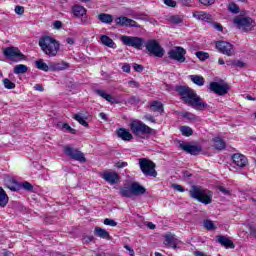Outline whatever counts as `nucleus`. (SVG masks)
<instances>
[{"label":"nucleus","instance_id":"nucleus-1","mask_svg":"<svg viewBox=\"0 0 256 256\" xmlns=\"http://www.w3.org/2000/svg\"><path fill=\"white\" fill-rule=\"evenodd\" d=\"M175 91L180 95L182 101L186 103V105L193 107L196 111H205V109H209V104L203 101V98L197 95V92L189 86H176Z\"/></svg>","mask_w":256,"mask_h":256},{"label":"nucleus","instance_id":"nucleus-2","mask_svg":"<svg viewBox=\"0 0 256 256\" xmlns=\"http://www.w3.org/2000/svg\"><path fill=\"white\" fill-rule=\"evenodd\" d=\"M38 45L47 57H57L61 49V44L51 36L40 38Z\"/></svg>","mask_w":256,"mask_h":256},{"label":"nucleus","instance_id":"nucleus-3","mask_svg":"<svg viewBox=\"0 0 256 256\" xmlns=\"http://www.w3.org/2000/svg\"><path fill=\"white\" fill-rule=\"evenodd\" d=\"M189 195L192 199L203 203V205H211L213 203V193L201 186L193 185L189 191Z\"/></svg>","mask_w":256,"mask_h":256},{"label":"nucleus","instance_id":"nucleus-4","mask_svg":"<svg viewBox=\"0 0 256 256\" xmlns=\"http://www.w3.org/2000/svg\"><path fill=\"white\" fill-rule=\"evenodd\" d=\"M234 25L244 33H249V31H253L256 27L255 20L251 17L245 16H236L233 20Z\"/></svg>","mask_w":256,"mask_h":256},{"label":"nucleus","instance_id":"nucleus-5","mask_svg":"<svg viewBox=\"0 0 256 256\" xmlns=\"http://www.w3.org/2000/svg\"><path fill=\"white\" fill-rule=\"evenodd\" d=\"M130 131L133 135H136V137L140 135H151L153 133V129L141 120H132L130 123Z\"/></svg>","mask_w":256,"mask_h":256},{"label":"nucleus","instance_id":"nucleus-6","mask_svg":"<svg viewBox=\"0 0 256 256\" xmlns=\"http://www.w3.org/2000/svg\"><path fill=\"white\" fill-rule=\"evenodd\" d=\"M139 167L145 177H157L156 165L153 161L147 158H140Z\"/></svg>","mask_w":256,"mask_h":256},{"label":"nucleus","instance_id":"nucleus-7","mask_svg":"<svg viewBox=\"0 0 256 256\" xmlns=\"http://www.w3.org/2000/svg\"><path fill=\"white\" fill-rule=\"evenodd\" d=\"M63 151L64 154L70 159L78 161L79 163H87V158H85V154L78 150L77 148H74L70 145H66L63 147Z\"/></svg>","mask_w":256,"mask_h":256},{"label":"nucleus","instance_id":"nucleus-8","mask_svg":"<svg viewBox=\"0 0 256 256\" xmlns=\"http://www.w3.org/2000/svg\"><path fill=\"white\" fill-rule=\"evenodd\" d=\"M120 41H122L123 45H126L127 47H133L134 49L138 50L143 49V45L145 44V39L137 36L123 35L120 37Z\"/></svg>","mask_w":256,"mask_h":256},{"label":"nucleus","instance_id":"nucleus-9","mask_svg":"<svg viewBox=\"0 0 256 256\" xmlns=\"http://www.w3.org/2000/svg\"><path fill=\"white\" fill-rule=\"evenodd\" d=\"M145 47L148 53L150 55H154V57L161 58L163 55H165V49L161 47V44H159L157 40H148L145 44Z\"/></svg>","mask_w":256,"mask_h":256},{"label":"nucleus","instance_id":"nucleus-10","mask_svg":"<svg viewBox=\"0 0 256 256\" xmlns=\"http://www.w3.org/2000/svg\"><path fill=\"white\" fill-rule=\"evenodd\" d=\"M4 57H7V59H11L12 61H14L15 63L19 62V61H23V59H25V55L23 53H21V50H19V48L17 47H7L4 51H3Z\"/></svg>","mask_w":256,"mask_h":256},{"label":"nucleus","instance_id":"nucleus-11","mask_svg":"<svg viewBox=\"0 0 256 256\" xmlns=\"http://www.w3.org/2000/svg\"><path fill=\"white\" fill-rule=\"evenodd\" d=\"M216 49L219 53H222V55H227V57H233V55H235V47L227 41L216 42Z\"/></svg>","mask_w":256,"mask_h":256},{"label":"nucleus","instance_id":"nucleus-12","mask_svg":"<svg viewBox=\"0 0 256 256\" xmlns=\"http://www.w3.org/2000/svg\"><path fill=\"white\" fill-rule=\"evenodd\" d=\"M185 55H187V50H185L181 46L175 47V49H172L168 52L169 59L178 61V63H185L186 61Z\"/></svg>","mask_w":256,"mask_h":256},{"label":"nucleus","instance_id":"nucleus-13","mask_svg":"<svg viewBox=\"0 0 256 256\" xmlns=\"http://www.w3.org/2000/svg\"><path fill=\"white\" fill-rule=\"evenodd\" d=\"M72 13L77 19H81L82 25L89 23V17L87 16V9L81 5H74L72 7ZM82 17V18H81Z\"/></svg>","mask_w":256,"mask_h":256},{"label":"nucleus","instance_id":"nucleus-14","mask_svg":"<svg viewBox=\"0 0 256 256\" xmlns=\"http://www.w3.org/2000/svg\"><path fill=\"white\" fill-rule=\"evenodd\" d=\"M100 177L110 185H117V183H119V179H121L119 174L112 170H105L104 172L100 173Z\"/></svg>","mask_w":256,"mask_h":256},{"label":"nucleus","instance_id":"nucleus-15","mask_svg":"<svg viewBox=\"0 0 256 256\" xmlns=\"http://www.w3.org/2000/svg\"><path fill=\"white\" fill-rule=\"evenodd\" d=\"M115 23L120 27H130V28L134 27L135 29H141V25H139V23L125 16L117 17L115 19Z\"/></svg>","mask_w":256,"mask_h":256},{"label":"nucleus","instance_id":"nucleus-16","mask_svg":"<svg viewBox=\"0 0 256 256\" xmlns=\"http://www.w3.org/2000/svg\"><path fill=\"white\" fill-rule=\"evenodd\" d=\"M209 89L213 93H216V95H227L229 93V85L219 84V82H211Z\"/></svg>","mask_w":256,"mask_h":256},{"label":"nucleus","instance_id":"nucleus-17","mask_svg":"<svg viewBox=\"0 0 256 256\" xmlns=\"http://www.w3.org/2000/svg\"><path fill=\"white\" fill-rule=\"evenodd\" d=\"M233 164L240 169H243L249 165V160L243 154L236 153L232 156Z\"/></svg>","mask_w":256,"mask_h":256},{"label":"nucleus","instance_id":"nucleus-18","mask_svg":"<svg viewBox=\"0 0 256 256\" xmlns=\"http://www.w3.org/2000/svg\"><path fill=\"white\" fill-rule=\"evenodd\" d=\"M180 148H182L183 151L186 153H189L190 155H199L203 148L201 146L197 145H191V144H180Z\"/></svg>","mask_w":256,"mask_h":256},{"label":"nucleus","instance_id":"nucleus-19","mask_svg":"<svg viewBox=\"0 0 256 256\" xmlns=\"http://www.w3.org/2000/svg\"><path fill=\"white\" fill-rule=\"evenodd\" d=\"M193 17L204 23H213V16L205 11H195L193 12Z\"/></svg>","mask_w":256,"mask_h":256},{"label":"nucleus","instance_id":"nucleus-20","mask_svg":"<svg viewBox=\"0 0 256 256\" xmlns=\"http://www.w3.org/2000/svg\"><path fill=\"white\" fill-rule=\"evenodd\" d=\"M216 243H219L222 247H225V249H235V244L227 236H216Z\"/></svg>","mask_w":256,"mask_h":256},{"label":"nucleus","instance_id":"nucleus-21","mask_svg":"<svg viewBox=\"0 0 256 256\" xmlns=\"http://www.w3.org/2000/svg\"><path fill=\"white\" fill-rule=\"evenodd\" d=\"M130 186L132 187L133 196L145 195V193L147 192V189L138 182H133L132 184H130Z\"/></svg>","mask_w":256,"mask_h":256},{"label":"nucleus","instance_id":"nucleus-22","mask_svg":"<svg viewBox=\"0 0 256 256\" xmlns=\"http://www.w3.org/2000/svg\"><path fill=\"white\" fill-rule=\"evenodd\" d=\"M116 135L122 139V141H131V139H133V134H131V132L125 128H119L116 131Z\"/></svg>","mask_w":256,"mask_h":256},{"label":"nucleus","instance_id":"nucleus-23","mask_svg":"<svg viewBox=\"0 0 256 256\" xmlns=\"http://www.w3.org/2000/svg\"><path fill=\"white\" fill-rule=\"evenodd\" d=\"M69 69V63L62 61L58 63L50 62V71H65Z\"/></svg>","mask_w":256,"mask_h":256},{"label":"nucleus","instance_id":"nucleus-24","mask_svg":"<svg viewBox=\"0 0 256 256\" xmlns=\"http://www.w3.org/2000/svg\"><path fill=\"white\" fill-rule=\"evenodd\" d=\"M94 92L96 93V95H98L99 97H102V99H105L106 101H108V103H119L118 101H116L115 98H113V96H111L110 94H107L105 92V90L102 89H95Z\"/></svg>","mask_w":256,"mask_h":256},{"label":"nucleus","instance_id":"nucleus-25","mask_svg":"<svg viewBox=\"0 0 256 256\" xmlns=\"http://www.w3.org/2000/svg\"><path fill=\"white\" fill-rule=\"evenodd\" d=\"M150 111L153 113H160V115H163L165 109L163 108V103L159 101H153L150 103Z\"/></svg>","mask_w":256,"mask_h":256},{"label":"nucleus","instance_id":"nucleus-26","mask_svg":"<svg viewBox=\"0 0 256 256\" xmlns=\"http://www.w3.org/2000/svg\"><path fill=\"white\" fill-rule=\"evenodd\" d=\"M212 141L214 149H217L218 151H223V149H225V140L222 139L221 137H214Z\"/></svg>","mask_w":256,"mask_h":256},{"label":"nucleus","instance_id":"nucleus-27","mask_svg":"<svg viewBox=\"0 0 256 256\" xmlns=\"http://www.w3.org/2000/svg\"><path fill=\"white\" fill-rule=\"evenodd\" d=\"M100 43H102V45H105V47H110L111 49H115V42L113 41V39H111L107 35L100 36Z\"/></svg>","mask_w":256,"mask_h":256},{"label":"nucleus","instance_id":"nucleus-28","mask_svg":"<svg viewBox=\"0 0 256 256\" xmlns=\"http://www.w3.org/2000/svg\"><path fill=\"white\" fill-rule=\"evenodd\" d=\"M164 245H167V247H177V239L175 238V235L168 234L164 236Z\"/></svg>","mask_w":256,"mask_h":256},{"label":"nucleus","instance_id":"nucleus-29","mask_svg":"<svg viewBox=\"0 0 256 256\" xmlns=\"http://www.w3.org/2000/svg\"><path fill=\"white\" fill-rule=\"evenodd\" d=\"M94 234L96 237H100V239H111V236L107 232V230L101 228V227H96L94 229Z\"/></svg>","mask_w":256,"mask_h":256},{"label":"nucleus","instance_id":"nucleus-30","mask_svg":"<svg viewBox=\"0 0 256 256\" xmlns=\"http://www.w3.org/2000/svg\"><path fill=\"white\" fill-rule=\"evenodd\" d=\"M57 128L60 129V131H65L67 133H71V135H75L77 133V130L73 129L69 124L59 122L57 124Z\"/></svg>","mask_w":256,"mask_h":256},{"label":"nucleus","instance_id":"nucleus-31","mask_svg":"<svg viewBox=\"0 0 256 256\" xmlns=\"http://www.w3.org/2000/svg\"><path fill=\"white\" fill-rule=\"evenodd\" d=\"M119 195H121V197H126V198L133 197V189L131 185L120 188Z\"/></svg>","mask_w":256,"mask_h":256},{"label":"nucleus","instance_id":"nucleus-32","mask_svg":"<svg viewBox=\"0 0 256 256\" xmlns=\"http://www.w3.org/2000/svg\"><path fill=\"white\" fill-rule=\"evenodd\" d=\"M99 21L105 23L106 25H111L113 23V15L107 13H101L98 15Z\"/></svg>","mask_w":256,"mask_h":256},{"label":"nucleus","instance_id":"nucleus-33","mask_svg":"<svg viewBox=\"0 0 256 256\" xmlns=\"http://www.w3.org/2000/svg\"><path fill=\"white\" fill-rule=\"evenodd\" d=\"M189 77L194 85H198V87H203V85H205V78H203V76L190 75Z\"/></svg>","mask_w":256,"mask_h":256},{"label":"nucleus","instance_id":"nucleus-34","mask_svg":"<svg viewBox=\"0 0 256 256\" xmlns=\"http://www.w3.org/2000/svg\"><path fill=\"white\" fill-rule=\"evenodd\" d=\"M36 68L40 71H51V62H49V65L43 61V59H40L35 62Z\"/></svg>","mask_w":256,"mask_h":256},{"label":"nucleus","instance_id":"nucleus-35","mask_svg":"<svg viewBox=\"0 0 256 256\" xmlns=\"http://www.w3.org/2000/svg\"><path fill=\"white\" fill-rule=\"evenodd\" d=\"M8 203H9V196H7V193L5 192V190H3L0 187V207H6Z\"/></svg>","mask_w":256,"mask_h":256},{"label":"nucleus","instance_id":"nucleus-36","mask_svg":"<svg viewBox=\"0 0 256 256\" xmlns=\"http://www.w3.org/2000/svg\"><path fill=\"white\" fill-rule=\"evenodd\" d=\"M27 71H29V67L24 64H18L14 67L15 75H24V73H27Z\"/></svg>","mask_w":256,"mask_h":256},{"label":"nucleus","instance_id":"nucleus-37","mask_svg":"<svg viewBox=\"0 0 256 256\" xmlns=\"http://www.w3.org/2000/svg\"><path fill=\"white\" fill-rule=\"evenodd\" d=\"M180 133H182L184 137H191V135H193V129L189 126H182L180 127Z\"/></svg>","mask_w":256,"mask_h":256},{"label":"nucleus","instance_id":"nucleus-38","mask_svg":"<svg viewBox=\"0 0 256 256\" xmlns=\"http://www.w3.org/2000/svg\"><path fill=\"white\" fill-rule=\"evenodd\" d=\"M73 119H75V121H78V123H80V125H82L83 127H89V123L85 121V118H83L81 114H74Z\"/></svg>","mask_w":256,"mask_h":256},{"label":"nucleus","instance_id":"nucleus-39","mask_svg":"<svg viewBox=\"0 0 256 256\" xmlns=\"http://www.w3.org/2000/svg\"><path fill=\"white\" fill-rule=\"evenodd\" d=\"M204 227L207 229V231H215V229H217V226H215V223H213L211 220H205Z\"/></svg>","mask_w":256,"mask_h":256},{"label":"nucleus","instance_id":"nucleus-40","mask_svg":"<svg viewBox=\"0 0 256 256\" xmlns=\"http://www.w3.org/2000/svg\"><path fill=\"white\" fill-rule=\"evenodd\" d=\"M3 85L5 89H15V83L9 80L8 78H5L3 80Z\"/></svg>","mask_w":256,"mask_h":256},{"label":"nucleus","instance_id":"nucleus-41","mask_svg":"<svg viewBox=\"0 0 256 256\" xmlns=\"http://www.w3.org/2000/svg\"><path fill=\"white\" fill-rule=\"evenodd\" d=\"M196 57H198L200 61H206V59H209V53L198 51L196 52Z\"/></svg>","mask_w":256,"mask_h":256},{"label":"nucleus","instance_id":"nucleus-42","mask_svg":"<svg viewBox=\"0 0 256 256\" xmlns=\"http://www.w3.org/2000/svg\"><path fill=\"white\" fill-rule=\"evenodd\" d=\"M169 21L174 25H179V23H183V19H181V17L179 16H170Z\"/></svg>","mask_w":256,"mask_h":256},{"label":"nucleus","instance_id":"nucleus-43","mask_svg":"<svg viewBox=\"0 0 256 256\" xmlns=\"http://www.w3.org/2000/svg\"><path fill=\"white\" fill-rule=\"evenodd\" d=\"M228 10L230 11V13L237 14L239 13V6H237V4L235 3H231L228 6Z\"/></svg>","mask_w":256,"mask_h":256},{"label":"nucleus","instance_id":"nucleus-44","mask_svg":"<svg viewBox=\"0 0 256 256\" xmlns=\"http://www.w3.org/2000/svg\"><path fill=\"white\" fill-rule=\"evenodd\" d=\"M104 225H108L109 227H117V222L113 219L106 218L104 219Z\"/></svg>","mask_w":256,"mask_h":256},{"label":"nucleus","instance_id":"nucleus-45","mask_svg":"<svg viewBox=\"0 0 256 256\" xmlns=\"http://www.w3.org/2000/svg\"><path fill=\"white\" fill-rule=\"evenodd\" d=\"M182 117L184 119H188L189 121H195V116L193 113H190V112H184L182 113Z\"/></svg>","mask_w":256,"mask_h":256},{"label":"nucleus","instance_id":"nucleus-46","mask_svg":"<svg viewBox=\"0 0 256 256\" xmlns=\"http://www.w3.org/2000/svg\"><path fill=\"white\" fill-rule=\"evenodd\" d=\"M22 187L25 189V191H33V186L29 182H23Z\"/></svg>","mask_w":256,"mask_h":256},{"label":"nucleus","instance_id":"nucleus-47","mask_svg":"<svg viewBox=\"0 0 256 256\" xmlns=\"http://www.w3.org/2000/svg\"><path fill=\"white\" fill-rule=\"evenodd\" d=\"M25 13V8L23 6H16L15 7V14L16 15H23Z\"/></svg>","mask_w":256,"mask_h":256},{"label":"nucleus","instance_id":"nucleus-48","mask_svg":"<svg viewBox=\"0 0 256 256\" xmlns=\"http://www.w3.org/2000/svg\"><path fill=\"white\" fill-rule=\"evenodd\" d=\"M164 5H167V7H177V2L174 0H164Z\"/></svg>","mask_w":256,"mask_h":256},{"label":"nucleus","instance_id":"nucleus-49","mask_svg":"<svg viewBox=\"0 0 256 256\" xmlns=\"http://www.w3.org/2000/svg\"><path fill=\"white\" fill-rule=\"evenodd\" d=\"M172 187L173 189H175L176 191H179L180 193H185V188H183V186L179 184H173Z\"/></svg>","mask_w":256,"mask_h":256},{"label":"nucleus","instance_id":"nucleus-50","mask_svg":"<svg viewBox=\"0 0 256 256\" xmlns=\"http://www.w3.org/2000/svg\"><path fill=\"white\" fill-rule=\"evenodd\" d=\"M212 27L216 29V31H223V25H221L220 23L213 22Z\"/></svg>","mask_w":256,"mask_h":256},{"label":"nucleus","instance_id":"nucleus-51","mask_svg":"<svg viewBox=\"0 0 256 256\" xmlns=\"http://www.w3.org/2000/svg\"><path fill=\"white\" fill-rule=\"evenodd\" d=\"M134 71H137V73H141L145 68L141 64H134Z\"/></svg>","mask_w":256,"mask_h":256},{"label":"nucleus","instance_id":"nucleus-52","mask_svg":"<svg viewBox=\"0 0 256 256\" xmlns=\"http://www.w3.org/2000/svg\"><path fill=\"white\" fill-rule=\"evenodd\" d=\"M122 71H124V73H131V65H129L127 63L123 64Z\"/></svg>","mask_w":256,"mask_h":256},{"label":"nucleus","instance_id":"nucleus-53","mask_svg":"<svg viewBox=\"0 0 256 256\" xmlns=\"http://www.w3.org/2000/svg\"><path fill=\"white\" fill-rule=\"evenodd\" d=\"M53 27H54V29H61V27H63V22L56 20L53 23Z\"/></svg>","mask_w":256,"mask_h":256},{"label":"nucleus","instance_id":"nucleus-54","mask_svg":"<svg viewBox=\"0 0 256 256\" xmlns=\"http://www.w3.org/2000/svg\"><path fill=\"white\" fill-rule=\"evenodd\" d=\"M234 67L243 68V67H245V63H243V61H241V60H234Z\"/></svg>","mask_w":256,"mask_h":256},{"label":"nucleus","instance_id":"nucleus-55","mask_svg":"<svg viewBox=\"0 0 256 256\" xmlns=\"http://www.w3.org/2000/svg\"><path fill=\"white\" fill-rule=\"evenodd\" d=\"M199 2L202 5H213V3H215V0H199Z\"/></svg>","mask_w":256,"mask_h":256},{"label":"nucleus","instance_id":"nucleus-56","mask_svg":"<svg viewBox=\"0 0 256 256\" xmlns=\"http://www.w3.org/2000/svg\"><path fill=\"white\" fill-rule=\"evenodd\" d=\"M144 119H146V121H150V123H156L155 118L151 116V114L145 115Z\"/></svg>","mask_w":256,"mask_h":256},{"label":"nucleus","instance_id":"nucleus-57","mask_svg":"<svg viewBox=\"0 0 256 256\" xmlns=\"http://www.w3.org/2000/svg\"><path fill=\"white\" fill-rule=\"evenodd\" d=\"M94 237L93 236H84L82 241L83 243H91L93 241Z\"/></svg>","mask_w":256,"mask_h":256},{"label":"nucleus","instance_id":"nucleus-58","mask_svg":"<svg viewBox=\"0 0 256 256\" xmlns=\"http://www.w3.org/2000/svg\"><path fill=\"white\" fill-rule=\"evenodd\" d=\"M218 189H219V191H220L221 193H223V195H229V193H230L229 189H226V188L223 187V186L218 187Z\"/></svg>","mask_w":256,"mask_h":256},{"label":"nucleus","instance_id":"nucleus-59","mask_svg":"<svg viewBox=\"0 0 256 256\" xmlns=\"http://www.w3.org/2000/svg\"><path fill=\"white\" fill-rule=\"evenodd\" d=\"M127 162H118V163H116V167L118 168V169H123L124 167H127Z\"/></svg>","mask_w":256,"mask_h":256},{"label":"nucleus","instance_id":"nucleus-60","mask_svg":"<svg viewBox=\"0 0 256 256\" xmlns=\"http://www.w3.org/2000/svg\"><path fill=\"white\" fill-rule=\"evenodd\" d=\"M124 249H126V251H129V254L131 256L135 255V251L129 245H125Z\"/></svg>","mask_w":256,"mask_h":256},{"label":"nucleus","instance_id":"nucleus-61","mask_svg":"<svg viewBox=\"0 0 256 256\" xmlns=\"http://www.w3.org/2000/svg\"><path fill=\"white\" fill-rule=\"evenodd\" d=\"M34 89H35V91H44L43 85H41V84H36L34 86Z\"/></svg>","mask_w":256,"mask_h":256},{"label":"nucleus","instance_id":"nucleus-62","mask_svg":"<svg viewBox=\"0 0 256 256\" xmlns=\"http://www.w3.org/2000/svg\"><path fill=\"white\" fill-rule=\"evenodd\" d=\"M99 117H101L102 119H103V121H107V114H105V112H101L100 114H99Z\"/></svg>","mask_w":256,"mask_h":256},{"label":"nucleus","instance_id":"nucleus-63","mask_svg":"<svg viewBox=\"0 0 256 256\" xmlns=\"http://www.w3.org/2000/svg\"><path fill=\"white\" fill-rule=\"evenodd\" d=\"M66 43H68V45H73L75 43V39L73 38H67L66 39Z\"/></svg>","mask_w":256,"mask_h":256},{"label":"nucleus","instance_id":"nucleus-64","mask_svg":"<svg viewBox=\"0 0 256 256\" xmlns=\"http://www.w3.org/2000/svg\"><path fill=\"white\" fill-rule=\"evenodd\" d=\"M250 235H252V237L256 238V228H251L250 229Z\"/></svg>","mask_w":256,"mask_h":256}]
</instances>
